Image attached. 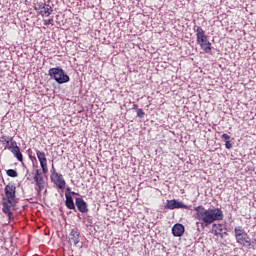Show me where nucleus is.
<instances>
[{
	"label": "nucleus",
	"mask_w": 256,
	"mask_h": 256,
	"mask_svg": "<svg viewBox=\"0 0 256 256\" xmlns=\"http://www.w3.org/2000/svg\"><path fill=\"white\" fill-rule=\"evenodd\" d=\"M166 209H189V206L183 204L182 202H179L178 200H168L166 203Z\"/></svg>",
	"instance_id": "obj_10"
},
{
	"label": "nucleus",
	"mask_w": 256,
	"mask_h": 256,
	"mask_svg": "<svg viewBox=\"0 0 256 256\" xmlns=\"http://www.w3.org/2000/svg\"><path fill=\"white\" fill-rule=\"evenodd\" d=\"M4 193L7 199L6 203H8V205H10L11 207H15V205L17 204V187L14 186V184H8L4 188Z\"/></svg>",
	"instance_id": "obj_6"
},
{
	"label": "nucleus",
	"mask_w": 256,
	"mask_h": 256,
	"mask_svg": "<svg viewBox=\"0 0 256 256\" xmlns=\"http://www.w3.org/2000/svg\"><path fill=\"white\" fill-rule=\"evenodd\" d=\"M35 11H37L42 17H49L51 13H53V7L46 3H38L35 6Z\"/></svg>",
	"instance_id": "obj_7"
},
{
	"label": "nucleus",
	"mask_w": 256,
	"mask_h": 256,
	"mask_svg": "<svg viewBox=\"0 0 256 256\" xmlns=\"http://www.w3.org/2000/svg\"><path fill=\"white\" fill-rule=\"evenodd\" d=\"M76 207L80 213H87L89 209L87 208V202L83 198H76Z\"/></svg>",
	"instance_id": "obj_12"
},
{
	"label": "nucleus",
	"mask_w": 256,
	"mask_h": 256,
	"mask_svg": "<svg viewBox=\"0 0 256 256\" xmlns=\"http://www.w3.org/2000/svg\"><path fill=\"white\" fill-rule=\"evenodd\" d=\"M194 218L196 219L197 231H199V225L202 229L213 225L215 221H223V210L221 208H205L203 206L194 207Z\"/></svg>",
	"instance_id": "obj_1"
},
{
	"label": "nucleus",
	"mask_w": 256,
	"mask_h": 256,
	"mask_svg": "<svg viewBox=\"0 0 256 256\" xmlns=\"http://www.w3.org/2000/svg\"><path fill=\"white\" fill-rule=\"evenodd\" d=\"M66 193H71V188L70 187L66 188Z\"/></svg>",
	"instance_id": "obj_26"
},
{
	"label": "nucleus",
	"mask_w": 256,
	"mask_h": 256,
	"mask_svg": "<svg viewBox=\"0 0 256 256\" xmlns=\"http://www.w3.org/2000/svg\"><path fill=\"white\" fill-rule=\"evenodd\" d=\"M49 75L56 81V83H59V85H63V83H69L70 81L69 75H67L65 70L60 67L51 68L49 70Z\"/></svg>",
	"instance_id": "obj_3"
},
{
	"label": "nucleus",
	"mask_w": 256,
	"mask_h": 256,
	"mask_svg": "<svg viewBox=\"0 0 256 256\" xmlns=\"http://www.w3.org/2000/svg\"><path fill=\"white\" fill-rule=\"evenodd\" d=\"M6 173H7L8 177H17L18 176L17 172L13 169L7 170Z\"/></svg>",
	"instance_id": "obj_20"
},
{
	"label": "nucleus",
	"mask_w": 256,
	"mask_h": 256,
	"mask_svg": "<svg viewBox=\"0 0 256 256\" xmlns=\"http://www.w3.org/2000/svg\"><path fill=\"white\" fill-rule=\"evenodd\" d=\"M222 139H224V141H229V139H231V136H229V134H222Z\"/></svg>",
	"instance_id": "obj_23"
},
{
	"label": "nucleus",
	"mask_w": 256,
	"mask_h": 256,
	"mask_svg": "<svg viewBox=\"0 0 256 256\" xmlns=\"http://www.w3.org/2000/svg\"><path fill=\"white\" fill-rule=\"evenodd\" d=\"M11 205L7 202L2 203V211L5 213V215H8L9 221H13L15 217L13 216V212H11Z\"/></svg>",
	"instance_id": "obj_13"
},
{
	"label": "nucleus",
	"mask_w": 256,
	"mask_h": 256,
	"mask_svg": "<svg viewBox=\"0 0 256 256\" xmlns=\"http://www.w3.org/2000/svg\"><path fill=\"white\" fill-rule=\"evenodd\" d=\"M65 198H66V207L68 209H75V202H73V197L68 194V193H65Z\"/></svg>",
	"instance_id": "obj_16"
},
{
	"label": "nucleus",
	"mask_w": 256,
	"mask_h": 256,
	"mask_svg": "<svg viewBox=\"0 0 256 256\" xmlns=\"http://www.w3.org/2000/svg\"><path fill=\"white\" fill-rule=\"evenodd\" d=\"M19 148L17 146V142L13 140V138L10 139V145L6 146L5 149H8L9 151H13V149Z\"/></svg>",
	"instance_id": "obj_18"
},
{
	"label": "nucleus",
	"mask_w": 256,
	"mask_h": 256,
	"mask_svg": "<svg viewBox=\"0 0 256 256\" xmlns=\"http://www.w3.org/2000/svg\"><path fill=\"white\" fill-rule=\"evenodd\" d=\"M134 108H137V104H134Z\"/></svg>",
	"instance_id": "obj_28"
},
{
	"label": "nucleus",
	"mask_w": 256,
	"mask_h": 256,
	"mask_svg": "<svg viewBox=\"0 0 256 256\" xmlns=\"http://www.w3.org/2000/svg\"><path fill=\"white\" fill-rule=\"evenodd\" d=\"M34 177H43V174L41 173V170L37 169L36 172H35Z\"/></svg>",
	"instance_id": "obj_25"
},
{
	"label": "nucleus",
	"mask_w": 256,
	"mask_h": 256,
	"mask_svg": "<svg viewBox=\"0 0 256 256\" xmlns=\"http://www.w3.org/2000/svg\"><path fill=\"white\" fill-rule=\"evenodd\" d=\"M11 153H13L14 157L23 163V154L21 153V148L12 149Z\"/></svg>",
	"instance_id": "obj_17"
},
{
	"label": "nucleus",
	"mask_w": 256,
	"mask_h": 256,
	"mask_svg": "<svg viewBox=\"0 0 256 256\" xmlns=\"http://www.w3.org/2000/svg\"><path fill=\"white\" fill-rule=\"evenodd\" d=\"M212 232L216 237H221L223 239L224 235H227V225L226 224H214L212 226Z\"/></svg>",
	"instance_id": "obj_9"
},
{
	"label": "nucleus",
	"mask_w": 256,
	"mask_h": 256,
	"mask_svg": "<svg viewBox=\"0 0 256 256\" xmlns=\"http://www.w3.org/2000/svg\"><path fill=\"white\" fill-rule=\"evenodd\" d=\"M34 181L36 183V191L38 195H41V191L45 189V179H43V176L40 177H34Z\"/></svg>",
	"instance_id": "obj_11"
},
{
	"label": "nucleus",
	"mask_w": 256,
	"mask_h": 256,
	"mask_svg": "<svg viewBox=\"0 0 256 256\" xmlns=\"http://www.w3.org/2000/svg\"><path fill=\"white\" fill-rule=\"evenodd\" d=\"M137 115L138 117H140V119H143V117H145V112L143 111V109H138Z\"/></svg>",
	"instance_id": "obj_22"
},
{
	"label": "nucleus",
	"mask_w": 256,
	"mask_h": 256,
	"mask_svg": "<svg viewBox=\"0 0 256 256\" xmlns=\"http://www.w3.org/2000/svg\"><path fill=\"white\" fill-rule=\"evenodd\" d=\"M70 241L74 245H77L79 243V230L77 229H72L70 232Z\"/></svg>",
	"instance_id": "obj_15"
},
{
	"label": "nucleus",
	"mask_w": 256,
	"mask_h": 256,
	"mask_svg": "<svg viewBox=\"0 0 256 256\" xmlns=\"http://www.w3.org/2000/svg\"><path fill=\"white\" fill-rule=\"evenodd\" d=\"M44 25H55L53 18H50L48 20H44Z\"/></svg>",
	"instance_id": "obj_21"
},
{
	"label": "nucleus",
	"mask_w": 256,
	"mask_h": 256,
	"mask_svg": "<svg viewBox=\"0 0 256 256\" xmlns=\"http://www.w3.org/2000/svg\"><path fill=\"white\" fill-rule=\"evenodd\" d=\"M50 172H51L50 179L53 182V184L57 187V189H60L61 191H63V189L67 187V182L65 181L63 174L57 172V170H55L54 165H52V169Z\"/></svg>",
	"instance_id": "obj_5"
},
{
	"label": "nucleus",
	"mask_w": 256,
	"mask_h": 256,
	"mask_svg": "<svg viewBox=\"0 0 256 256\" xmlns=\"http://www.w3.org/2000/svg\"><path fill=\"white\" fill-rule=\"evenodd\" d=\"M0 143H2V145H9V143H11V138H9V136H1Z\"/></svg>",
	"instance_id": "obj_19"
},
{
	"label": "nucleus",
	"mask_w": 256,
	"mask_h": 256,
	"mask_svg": "<svg viewBox=\"0 0 256 256\" xmlns=\"http://www.w3.org/2000/svg\"><path fill=\"white\" fill-rule=\"evenodd\" d=\"M36 155L38 157L42 172L44 175H47L49 173V168L47 167V156L45 155V152H41V150H36Z\"/></svg>",
	"instance_id": "obj_8"
},
{
	"label": "nucleus",
	"mask_w": 256,
	"mask_h": 256,
	"mask_svg": "<svg viewBox=\"0 0 256 256\" xmlns=\"http://www.w3.org/2000/svg\"><path fill=\"white\" fill-rule=\"evenodd\" d=\"M172 233L174 237H181L185 233V226L182 224H175L172 228Z\"/></svg>",
	"instance_id": "obj_14"
},
{
	"label": "nucleus",
	"mask_w": 256,
	"mask_h": 256,
	"mask_svg": "<svg viewBox=\"0 0 256 256\" xmlns=\"http://www.w3.org/2000/svg\"><path fill=\"white\" fill-rule=\"evenodd\" d=\"M195 32L197 37V43L198 45H200L201 49L204 50V53H211V42H209L207 35H205V30L198 26Z\"/></svg>",
	"instance_id": "obj_2"
},
{
	"label": "nucleus",
	"mask_w": 256,
	"mask_h": 256,
	"mask_svg": "<svg viewBox=\"0 0 256 256\" xmlns=\"http://www.w3.org/2000/svg\"><path fill=\"white\" fill-rule=\"evenodd\" d=\"M225 147H226V149H231V147H233V144H231V141H226V143H225Z\"/></svg>",
	"instance_id": "obj_24"
},
{
	"label": "nucleus",
	"mask_w": 256,
	"mask_h": 256,
	"mask_svg": "<svg viewBox=\"0 0 256 256\" xmlns=\"http://www.w3.org/2000/svg\"><path fill=\"white\" fill-rule=\"evenodd\" d=\"M72 195H77L75 192H70Z\"/></svg>",
	"instance_id": "obj_27"
},
{
	"label": "nucleus",
	"mask_w": 256,
	"mask_h": 256,
	"mask_svg": "<svg viewBox=\"0 0 256 256\" xmlns=\"http://www.w3.org/2000/svg\"><path fill=\"white\" fill-rule=\"evenodd\" d=\"M235 238L237 243L239 245H242V247H251V238L249 237V234L245 232V229L241 226H237L234 229Z\"/></svg>",
	"instance_id": "obj_4"
}]
</instances>
